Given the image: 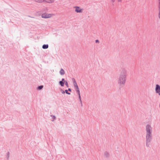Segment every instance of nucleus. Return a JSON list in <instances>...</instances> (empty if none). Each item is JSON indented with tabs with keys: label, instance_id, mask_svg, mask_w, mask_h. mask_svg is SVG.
I'll list each match as a JSON object with an SVG mask.
<instances>
[{
	"label": "nucleus",
	"instance_id": "dca6fc26",
	"mask_svg": "<svg viewBox=\"0 0 160 160\" xmlns=\"http://www.w3.org/2000/svg\"><path fill=\"white\" fill-rule=\"evenodd\" d=\"M43 87L42 86H40L38 87V89H40V90L41 89H42Z\"/></svg>",
	"mask_w": 160,
	"mask_h": 160
},
{
	"label": "nucleus",
	"instance_id": "9b49d317",
	"mask_svg": "<svg viewBox=\"0 0 160 160\" xmlns=\"http://www.w3.org/2000/svg\"><path fill=\"white\" fill-rule=\"evenodd\" d=\"M36 2H44V0H34Z\"/></svg>",
	"mask_w": 160,
	"mask_h": 160
},
{
	"label": "nucleus",
	"instance_id": "f03ea898",
	"mask_svg": "<svg viewBox=\"0 0 160 160\" xmlns=\"http://www.w3.org/2000/svg\"><path fill=\"white\" fill-rule=\"evenodd\" d=\"M127 71L123 69L121 71L118 80V83L119 85H124L126 81Z\"/></svg>",
	"mask_w": 160,
	"mask_h": 160
},
{
	"label": "nucleus",
	"instance_id": "6e6552de",
	"mask_svg": "<svg viewBox=\"0 0 160 160\" xmlns=\"http://www.w3.org/2000/svg\"><path fill=\"white\" fill-rule=\"evenodd\" d=\"M158 7V18L160 19V2H159Z\"/></svg>",
	"mask_w": 160,
	"mask_h": 160
},
{
	"label": "nucleus",
	"instance_id": "20e7f679",
	"mask_svg": "<svg viewBox=\"0 0 160 160\" xmlns=\"http://www.w3.org/2000/svg\"><path fill=\"white\" fill-rule=\"evenodd\" d=\"M75 9V11L77 13H82V12L83 9L79 7L75 6L73 7Z\"/></svg>",
	"mask_w": 160,
	"mask_h": 160
},
{
	"label": "nucleus",
	"instance_id": "4468645a",
	"mask_svg": "<svg viewBox=\"0 0 160 160\" xmlns=\"http://www.w3.org/2000/svg\"><path fill=\"white\" fill-rule=\"evenodd\" d=\"M78 94L79 95V98L80 99V100L81 101V97H80V92H79V91H78Z\"/></svg>",
	"mask_w": 160,
	"mask_h": 160
},
{
	"label": "nucleus",
	"instance_id": "7ed1b4c3",
	"mask_svg": "<svg viewBox=\"0 0 160 160\" xmlns=\"http://www.w3.org/2000/svg\"><path fill=\"white\" fill-rule=\"evenodd\" d=\"M54 16V14L53 13H48L46 12L43 13L42 15V17L44 18H50Z\"/></svg>",
	"mask_w": 160,
	"mask_h": 160
},
{
	"label": "nucleus",
	"instance_id": "0eeeda50",
	"mask_svg": "<svg viewBox=\"0 0 160 160\" xmlns=\"http://www.w3.org/2000/svg\"><path fill=\"white\" fill-rule=\"evenodd\" d=\"M55 1V0H44V2L51 3H53Z\"/></svg>",
	"mask_w": 160,
	"mask_h": 160
},
{
	"label": "nucleus",
	"instance_id": "f8f14e48",
	"mask_svg": "<svg viewBox=\"0 0 160 160\" xmlns=\"http://www.w3.org/2000/svg\"><path fill=\"white\" fill-rule=\"evenodd\" d=\"M160 90V86L158 85H156V90Z\"/></svg>",
	"mask_w": 160,
	"mask_h": 160
},
{
	"label": "nucleus",
	"instance_id": "412c9836",
	"mask_svg": "<svg viewBox=\"0 0 160 160\" xmlns=\"http://www.w3.org/2000/svg\"><path fill=\"white\" fill-rule=\"evenodd\" d=\"M96 42H98V40H96Z\"/></svg>",
	"mask_w": 160,
	"mask_h": 160
},
{
	"label": "nucleus",
	"instance_id": "2eb2a0df",
	"mask_svg": "<svg viewBox=\"0 0 160 160\" xmlns=\"http://www.w3.org/2000/svg\"><path fill=\"white\" fill-rule=\"evenodd\" d=\"M156 92L157 94H158V95H160V91H156Z\"/></svg>",
	"mask_w": 160,
	"mask_h": 160
},
{
	"label": "nucleus",
	"instance_id": "6ab92c4d",
	"mask_svg": "<svg viewBox=\"0 0 160 160\" xmlns=\"http://www.w3.org/2000/svg\"><path fill=\"white\" fill-rule=\"evenodd\" d=\"M112 2H115V0H111Z\"/></svg>",
	"mask_w": 160,
	"mask_h": 160
},
{
	"label": "nucleus",
	"instance_id": "9d476101",
	"mask_svg": "<svg viewBox=\"0 0 160 160\" xmlns=\"http://www.w3.org/2000/svg\"><path fill=\"white\" fill-rule=\"evenodd\" d=\"M71 91H65V92L64 91H62V93L63 94L65 92L67 94H70V93L68 92H70Z\"/></svg>",
	"mask_w": 160,
	"mask_h": 160
},
{
	"label": "nucleus",
	"instance_id": "f3484780",
	"mask_svg": "<svg viewBox=\"0 0 160 160\" xmlns=\"http://www.w3.org/2000/svg\"><path fill=\"white\" fill-rule=\"evenodd\" d=\"M64 83H65V84L66 85V86H68V83L67 81H65V80Z\"/></svg>",
	"mask_w": 160,
	"mask_h": 160
},
{
	"label": "nucleus",
	"instance_id": "423d86ee",
	"mask_svg": "<svg viewBox=\"0 0 160 160\" xmlns=\"http://www.w3.org/2000/svg\"><path fill=\"white\" fill-rule=\"evenodd\" d=\"M65 80L64 78H62L61 81H60L59 83L60 85L62 86H63Z\"/></svg>",
	"mask_w": 160,
	"mask_h": 160
},
{
	"label": "nucleus",
	"instance_id": "5701e85b",
	"mask_svg": "<svg viewBox=\"0 0 160 160\" xmlns=\"http://www.w3.org/2000/svg\"><path fill=\"white\" fill-rule=\"evenodd\" d=\"M68 90H71V89L70 88H69Z\"/></svg>",
	"mask_w": 160,
	"mask_h": 160
},
{
	"label": "nucleus",
	"instance_id": "4be33fe9",
	"mask_svg": "<svg viewBox=\"0 0 160 160\" xmlns=\"http://www.w3.org/2000/svg\"><path fill=\"white\" fill-rule=\"evenodd\" d=\"M159 2H160V0H158Z\"/></svg>",
	"mask_w": 160,
	"mask_h": 160
},
{
	"label": "nucleus",
	"instance_id": "f257e3e1",
	"mask_svg": "<svg viewBox=\"0 0 160 160\" xmlns=\"http://www.w3.org/2000/svg\"><path fill=\"white\" fill-rule=\"evenodd\" d=\"M146 145L147 146H149L150 144V142L152 139V128L151 126L150 125L148 124L146 127Z\"/></svg>",
	"mask_w": 160,
	"mask_h": 160
},
{
	"label": "nucleus",
	"instance_id": "39448f33",
	"mask_svg": "<svg viewBox=\"0 0 160 160\" xmlns=\"http://www.w3.org/2000/svg\"><path fill=\"white\" fill-rule=\"evenodd\" d=\"M73 82V84L74 86V87L75 88V89L76 90H78L79 89L78 86L77 84V83L76 82V81L75 79H72Z\"/></svg>",
	"mask_w": 160,
	"mask_h": 160
},
{
	"label": "nucleus",
	"instance_id": "aec40b11",
	"mask_svg": "<svg viewBox=\"0 0 160 160\" xmlns=\"http://www.w3.org/2000/svg\"><path fill=\"white\" fill-rule=\"evenodd\" d=\"M118 0V2H121V1H122V0Z\"/></svg>",
	"mask_w": 160,
	"mask_h": 160
},
{
	"label": "nucleus",
	"instance_id": "ddd939ff",
	"mask_svg": "<svg viewBox=\"0 0 160 160\" xmlns=\"http://www.w3.org/2000/svg\"><path fill=\"white\" fill-rule=\"evenodd\" d=\"M48 48V45H44L42 46V48L43 49H47Z\"/></svg>",
	"mask_w": 160,
	"mask_h": 160
},
{
	"label": "nucleus",
	"instance_id": "a211bd4d",
	"mask_svg": "<svg viewBox=\"0 0 160 160\" xmlns=\"http://www.w3.org/2000/svg\"><path fill=\"white\" fill-rule=\"evenodd\" d=\"M52 119H53V120H54L55 119V116H52Z\"/></svg>",
	"mask_w": 160,
	"mask_h": 160
},
{
	"label": "nucleus",
	"instance_id": "1a4fd4ad",
	"mask_svg": "<svg viewBox=\"0 0 160 160\" xmlns=\"http://www.w3.org/2000/svg\"><path fill=\"white\" fill-rule=\"evenodd\" d=\"M60 73L61 75H64L65 73L64 71L62 69H61L60 71Z\"/></svg>",
	"mask_w": 160,
	"mask_h": 160
}]
</instances>
